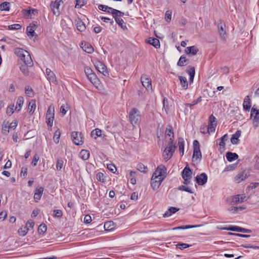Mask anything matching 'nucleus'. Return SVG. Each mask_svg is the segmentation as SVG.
I'll return each mask as SVG.
<instances>
[{
	"label": "nucleus",
	"instance_id": "f257e3e1",
	"mask_svg": "<svg viewBox=\"0 0 259 259\" xmlns=\"http://www.w3.org/2000/svg\"><path fill=\"white\" fill-rule=\"evenodd\" d=\"M14 53L21 59L23 63L27 62L29 66L33 65V62L31 56L27 51L17 48L14 50Z\"/></svg>",
	"mask_w": 259,
	"mask_h": 259
},
{
	"label": "nucleus",
	"instance_id": "f03ea898",
	"mask_svg": "<svg viewBox=\"0 0 259 259\" xmlns=\"http://www.w3.org/2000/svg\"><path fill=\"white\" fill-rule=\"evenodd\" d=\"M140 117V112L137 108H133L129 113V119L132 124H137Z\"/></svg>",
	"mask_w": 259,
	"mask_h": 259
},
{
	"label": "nucleus",
	"instance_id": "7ed1b4c3",
	"mask_svg": "<svg viewBox=\"0 0 259 259\" xmlns=\"http://www.w3.org/2000/svg\"><path fill=\"white\" fill-rule=\"evenodd\" d=\"M250 118L252 119L254 126H258L259 123V108L257 109L255 105H254L251 109Z\"/></svg>",
	"mask_w": 259,
	"mask_h": 259
},
{
	"label": "nucleus",
	"instance_id": "20e7f679",
	"mask_svg": "<svg viewBox=\"0 0 259 259\" xmlns=\"http://www.w3.org/2000/svg\"><path fill=\"white\" fill-rule=\"evenodd\" d=\"M193 154L192 156V161L200 159L201 158V153L200 150V145L199 142L195 140L193 141Z\"/></svg>",
	"mask_w": 259,
	"mask_h": 259
},
{
	"label": "nucleus",
	"instance_id": "39448f33",
	"mask_svg": "<svg viewBox=\"0 0 259 259\" xmlns=\"http://www.w3.org/2000/svg\"><path fill=\"white\" fill-rule=\"evenodd\" d=\"M54 107L50 106L47 111L46 114V123L48 126L52 127L54 119Z\"/></svg>",
	"mask_w": 259,
	"mask_h": 259
},
{
	"label": "nucleus",
	"instance_id": "423d86ee",
	"mask_svg": "<svg viewBox=\"0 0 259 259\" xmlns=\"http://www.w3.org/2000/svg\"><path fill=\"white\" fill-rule=\"evenodd\" d=\"M166 168L163 165H159L153 174L152 177H154L155 178H164V179L166 177Z\"/></svg>",
	"mask_w": 259,
	"mask_h": 259
},
{
	"label": "nucleus",
	"instance_id": "0eeeda50",
	"mask_svg": "<svg viewBox=\"0 0 259 259\" xmlns=\"http://www.w3.org/2000/svg\"><path fill=\"white\" fill-rule=\"evenodd\" d=\"M71 137L73 142L76 145H81L83 143L82 136L81 133L73 132L71 133Z\"/></svg>",
	"mask_w": 259,
	"mask_h": 259
},
{
	"label": "nucleus",
	"instance_id": "6e6552de",
	"mask_svg": "<svg viewBox=\"0 0 259 259\" xmlns=\"http://www.w3.org/2000/svg\"><path fill=\"white\" fill-rule=\"evenodd\" d=\"M219 229L221 230H230L246 233H250L252 232L251 230L241 228L238 226H230L229 227L219 228Z\"/></svg>",
	"mask_w": 259,
	"mask_h": 259
},
{
	"label": "nucleus",
	"instance_id": "1a4fd4ad",
	"mask_svg": "<svg viewBox=\"0 0 259 259\" xmlns=\"http://www.w3.org/2000/svg\"><path fill=\"white\" fill-rule=\"evenodd\" d=\"M61 2H62L61 0H56L54 2H52L50 4V7L53 14L56 16H58L60 14L59 7Z\"/></svg>",
	"mask_w": 259,
	"mask_h": 259
},
{
	"label": "nucleus",
	"instance_id": "9d476101",
	"mask_svg": "<svg viewBox=\"0 0 259 259\" xmlns=\"http://www.w3.org/2000/svg\"><path fill=\"white\" fill-rule=\"evenodd\" d=\"M218 28L219 34L221 38L224 40L226 38V25L222 20H220L218 22Z\"/></svg>",
	"mask_w": 259,
	"mask_h": 259
},
{
	"label": "nucleus",
	"instance_id": "9b49d317",
	"mask_svg": "<svg viewBox=\"0 0 259 259\" xmlns=\"http://www.w3.org/2000/svg\"><path fill=\"white\" fill-rule=\"evenodd\" d=\"M177 146H173L170 147H166L163 152V157L165 159L168 160L172 156L173 153L175 151Z\"/></svg>",
	"mask_w": 259,
	"mask_h": 259
},
{
	"label": "nucleus",
	"instance_id": "f8f14e48",
	"mask_svg": "<svg viewBox=\"0 0 259 259\" xmlns=\"http://www.w3.org/2000/svg\"><path fill=\"white\" fill-rule=\"evenodd\" d=\"M141 81L142 85L147 90L152 89L151 80L148 75L143 74L141 77Z\"/></svg>",
	"mask_w": 259,
	"mask_h": 259
},
{
	"label": "nucleus",
	"instance_id": "ddd939ff",
	"mask_svg": "<svg viewBox=\"0 0 259 259\" xmlns=\"http://www.w3.org/2000/svg\"><path fill=\"white\" fill-rule=\"evenodd\" d=\"M164 180V178H155L154 177H152L151 179V186L153 190H157L161 185L162 182Z\"/></svg>",
	"mask_w": 259,
	"mask_h": 259
},
{
	"label": "nucleus",
	"instance_id": "4468645a",
	"mask_svg": "<svg viewBox=\"0 0 259 259\" xmlns=\"http://www.w3.org/2000/svg\"><path fill=\"white\" fill-rule=\"evenodd\" d=\"M196 183L199 185H204L207 181V176L206 174L202 173L195 177Z\"/></svg>",
	"mask_w": 259,
	"mask_h": 259
},
{
	"label": "nucleus",
	"instance_id": "2eb2a0df",
	"mask_svg": "<svg viewBox=\"0 0 259 259\" xmlns=\"http://www.w3.org/2000/svg\"><path fill=\"white\" fill-rule=\"evenodd\" d=\"M248 170H244L243 171L239 173L235 178V181L237 183H239L242 181L246 179L249 176Z\"/></svg>",
	"mask_w": 259,
	"mask_h": 259
},
{
	"label": "nucleus",
	"instance_id": "dca6fc26",
	"mask_svg": "<svg viewBox=\"0 0 259 259\" xmlns=\"http://www.w3.org/2000/svg\"><path fill=\"white\" fill-rule=\"evenodd\" d=\"M95 67L100 73H102L103 75H106V74L107 73V68L105 65L100 61H98L96 63Z\"/></svg>",
	"mask_w": 259,
	"mask_h": 259
},
{
	"label": "nucleus",
	"instance_id": "f3484780",
	"mask_svg": "<svg viewBox=\"0 0 259 259\" xmlns=\"http://www.w3.org/2000/svg\"><path fill=\"white\" fill-rule=\"evenodd\" d=\"M199 52V49L195 46L188 47L185 50V53L189 56H194Z\"/></svg>",
	"mask_w": 259,
	"mask_h": 259
},
{
	"label": "nucleus",
	"instance_id": "a211bd4d",
	"mask_svg": "<svg viewBox=\"0 0 259 259\" xmlns=\"http://www.w3.org/2000/svg\"><path fill=\"white\" fill-rule=\"evenodd\" d=\"M246 196L243 195H237L232 198L231 204H235L246 200Z\"/></svg>",
	"mask_w": 259,
	"mask_h": 259
},
{
	"label": "nucleus",
	"instance_id": "6ab92c4d",
	"mask_svg": "<svg viewBox=\"0 0 259 259\" xmlns=\"http://www.w3.org/2000/svg\"><path fill=\"white\" fill-rule=\"evenodd\" d=\"M241 134V131L238 130L234 134L232 135L231 138V142L232 144L237 145L239 143L240 141L239 138L240 137Z\"/></svg>",
	"mask_w": 259,
	"mask_h": 259
},
{
	"label": "nucleus",
	"instance_id": "aec40b11",
	"mask_svg": "<svg viewBox=\"0 0 259 259\" xmlns=\"http://www.w3.org/2000/svg\"><path fill=\"white\" fill-rule=\"evenodd\" d=\"M192 171L191 169L187 165L182 172V176L183 179L192 178Z\"/></svg>",
	"mask_w": 259,
	"mask_h": 259
},
{
	"label": "nucleus",
	"instance_id": "412c9836",
	"mask_svg": "<svg viewBox=\"0 0 259 259\" xmlns=\"http://www.w3.org/2000/svg\"><path fill=\"white\" fill-rule=\"evenodd\" d=\"M43 191L44 188L42 187L36 189L34 195V199L36 202H37L40 199Z\"/></svg>",
	"mask_w": 259,
	"mask_h": 259
},
{
	"label": "nucleus",
	"instance_id": "4be33fe9",
	"mask_svg": "<svg viewBox=\"0 0 259 259\" xmlns=\"http://www.w3.org/2000/svg\"><path fill=\"white\" fill-rule=\"evenodd\" d=\"M243 107L245 111H249L251 107V101L249 96H245L243 104Z\"/></svg>",
	"mask_w": 259,
	"mask_h": 259
},
{
	"label": "nucleus",
	"instance_id": "5701e85b",
	"mask_svg": "<svg viewBox=\"0 0 259 259\" xmlns=\"http://www.w3.org/2000/svg\"><path fill=\"white\" fill-rule=\"evenodd\" d=\"M210 116H209L208 119V124L206 125H203L200 128V132L202 134H210Z\"/></svg>",
	"mask_w": 259,
	"mask_h": 259
},
{
	"label": "nucleus",
	"instance_id": "b1692460",
	"mask_svg": "<svg viewBox=\"0 0 259 259\" xmlns=\"http://www.w3.org/2000/svg\"><path fill=\"white\" fill-rule=\"evenodd\" d=\"M186 72L190 75L189 81L190 83H192L193 81L194 77L195 76V68L194 67L188 66L186 70Z\"/></svg>",
	"mask_w": 259,
	"mask_h": 259
},
{
	"label": "nucleus",
	"instance_id": "393cba45",
	"mask_svg": "<svg viewBox=\"0 0 259 259\" xmlns=\"http://www.w3.org/2000/svg\"><path fill=\"white\" fill-rule=\"evenodd\" d=\"M75 25L77 30L80 32H83L85 29V25L84 23L79 19L75 20Z\"/></svg>",
	"mask_w": 259,
	"mask_h": 259
},
{
	"label": "nucleus",
	"instance_id": "a878e982",
	"mask_svg": "<svg viewBox=\"0 0 259 259\" xmlns=\"http://www.w3.org/2000/svg\"><path fill=\"white\" fill-rule=\"evenodd\" d=\"M23 63V64H22L20 66V69L24 75L28 76L29 73L28 67H32V66H29L28 64H27V62Z\"/></svg>",
	"mask_w": 259,
	"mask_h": 259
},
{
	"label": "nucleus",
	"instance_id": "bb28decb",
	"mask_svg": "<svg viewBox=\"0 0 259 259\" xmlns=\"http://www.w3.org/2000/svg\"><path fill=\"white\" fill-rule=\"evenodd\" d=\"M179 210V208L175 207H170L168 210L166 211L163 214V216L164 218L168 217L172 215V214L176 213Z\"/></svg>",
	"mask_w": 259,
	"mask_h": 259
},
{
	"label": "nucleus",
	"instance_id": "cd10ccee",
	"mask_svg": "<svg viewBox=\"0 0 259 259\" xmlns=\"http://www.w3.org/2000/svg\"><path fill=\"white\" fill-rule=\"evenodd\" d=\"M189 63V60L187 59L184 55H182L180 57L179 60L177 63V65L179 66H184Z\"/></svg>",
	"mask_w": 259,
	"mask_h": 259
},
{
	"label": "nucleus",
	"instance_id": "c85d7f7f",
	"mask_svg": "<svg viewBox=\"0 0 259 259\" xmlns=\"http://www.w3.org/2000/svg\"><path fill=\"white\" fill-rule=\"evenodd\" d=\"M24 103V98L22 96L18 98L16 105L15 110L17 112H19Z\"/></svg>",
	"mask_w": 259,
	"mask_h": 259
},
{
	"label": "nucleus",
	"instance_id": "c756f323",
	"mask_svg": "<svg viewBox=\"0 0 259 259\" xmlns=\"http://www.w3.org/2000/svg\"><path fill=\"white\" fill-rule=\"evenodd\" d=\"M148 42L151 45H152L154 46L155 48L158 49L160 48V45L159 40L154 37H150L149 38Z\"/></svg>",
	"mask_w": 259,
	"mask_h": 259
},
{
	"label": "nucleus",
	"instance_id": "7c9ffc66",
	"mask_svg": "<svg viewBox=\"0 0 259 259\" xmlns=\"http://www.w3.org/2000/svg\"><path fill=\"white\" fill-rule=\"evenodd\" d=\"M116 23L122 29H127L125 23L124 22L122 19L121 17H118L116 16H113Z\"/></svg>",
	"mask_w": 259,
	"mask_h": 259
},
{
	"label": "nucleus",
	"instance_id": "2f4dec72",
	"mask_svg": "<svg viewBox=\"0 0 259 259\" xmlns=\"http://www.w3.org/2000/svg\"><path fill=\"white\" fill-rule=\"evenodd\" d=\"M226 158L229 162H232L238 158V155L236 153L228 152L226 153Z\"/></svg>",
	"mask_w": 259,
	"mask_h": 259
},
{
	"label": "nucleus",
	"instance_id": "473e14b6",
	"mask_svg": "<svg viewBox=\"0 0 259 259\" xmlns=\"http://www.w3.org/2000/svg\"><path fill=\"white\" fill-rule=\"evenodd\" d=\"M46 74L50 81L54 82L57 81L55 74L49 68H47L46 70Z\"/></svg>",
	"mask_w": 259,
	"mask_h": 259
},
{
	"label": "nucleus",
	"instance_id": "72a5a7b5",
	"mask_svg": "<svg viewBox=\"0 0 259 259\" xmlns=\"http://www.w3.org/2000/svg\"><path fill=\"white\" fill-rule=\"evenodd\" d=\"M178 144L180 153L181 155H183L184 152V140L183 138L180 137L178 139Z\"/></svg>",
	"mask_w": 259,
	"mask_h": 259
},
{
	"label": "nucleus",
	"instance_id": "f704fd0d",
	"mask_svg": "<svg viewBox=\"0 0 259 259\" xmlns=\"http://www.w3.org/2000/svg\"><path fill=\"white\" fill-rule=\"evenodd\" d=\"M79 156L82 159L86 160L88 159L90 157V152L87 150H81L79 153Z\"/></svg>",
	"mask_w": 259,
	"mask_h": 259
},
{
	"label": "nucleus",
	"instance_id": "c9c22d12",
	"mask_svg": "<svg viewBox=\"0 0 259 259\" xmlns=\"http://www.w3.org/2000/svg\"><path fill=\"white\" fill-rule=\"evenodd\" d=\"M179 78L180 81L181 86L185 90L188 89V83L187 78L185 77L179 76Z\"/></svg>",
	"mask_w": 259,
	"mask_h": 259
},
{
	"label": "nucleus",
	"instance_id": "e433bc0d",
	"mask_svg": "<svg viewBox=\"0 0 259 259\" xmlns=\"http://www.w3.org/2000/svg\"><path fill=\"white\" fill-rule=\"evenodd\" d=\"M101 135L102 131L99 128H96L91 133V136L95 139H96L97 137L101 136Z\"/></svg>",
	"mask_w": 259,
	"mask_h": 259
},
{
	"label": "nucleus",
	"instance_id": "4c0bfd02",
	"mask_svg": "<svg viewBox=\"0 0 259 259\" xmlns=\"http://www.w3.org/2000/svg\"><path fill=\"white\" fill-rule=\"evenodd\" d=\"M36 108L35 102L34 100H31L28 105V113L31 115L34 113V111Z\"/></svg>",
	"mask_w": 259,
	"mask_h": 259
},
{
	"label": "nucleus",
	"instance_id": "58836bf2",
	"mask_svg": "<svg viewBox=\"0 0 259 259\" xmlns=\"http://www.w3.org/2000/svg\"><path fill=\"white\" fill-rule=\"evenodd\" d=\"M81 48L85 52H86L87 53H88L89 54H91L94 51V48L92 47V46L91 45H90L89 44H85L84 46L81 47Z\"/></svg>",
	"mask_w": 259,
	"mask_h": 259
},
{
	"label": "nucleus",
	"instance_id": "ea45409f",
	"mask_svg": "<svg viewBox=\"0 0 259 259\" xmlns=\"http://www.w3.org/2000/svg\"><path fill=\"white\" fill-rule=\"evenodd\" d=\"M10 3L9 2H5L0 4V10L8 11L10 10Z\"/></svg>",
	"mask_w": 259,
	"mask_h": 259
},
{
	"label": "nucleus",
	"instance_id": "a19ab883",
	"mask_svg": "<svg viewBox=\"0 0 259 259\" xmlns=\"http://www.w3.org/2000/svg\"><path fill=\"white\" fill-rule=\"evenodd\" d=\"M89 80L94 84H96L98 81V79L96 75L94 72L90 75L87 76Z\"/></svg>",
	"mask_w": 259,
	"mask_h": 259
},
{
	"label": "nucleus",
	"instance_id": "79ce46f5",
	"mask_svg": "<svg viewBox=\"0 0 259 259\" xmlns=\"http://www.w3.org/2000/svg\"><path fill=\"white\" fill-rule=\"evenodd\" d=\"M47 230V226L45 224H41L38 228V233L39 234H44Z\"/></svg>",
	"mask_w": 259,
	"mask_h": 259
},
{
	"label": "nucleus",
	"instance_id": "37998d69",
	"mask_svg": "<svg viewBox=\"0 0 259 259\" xmlns=\"http://www.w3.org/2000/svg\"><path fill=\"white\" fill-rule=\"evenodd\" d=\"M137 169L138 170L145 173L147 171V167L145 166L143 164L140 163H138L137 165Z\"/></svg>",
	"mask_w": 259,
	"mask_h": 259
},
{
	"label": "nucleus",
	"instance_id": "c03bdc74",
	"mask_svg": "<svg viewBox=\"0 0 259 259\" xmlns=\"http://www.w3.org/2000/svg\"><path fill=\"white\" fill-rule=\"evenodd\" d=\"M246 208L245 207H235L231 206L229 208H228V210L232 213H235L239 211H241Z\"/></svg>",
	"mask_w": 259,
	"mask_h": 259
},
{
	"label": "nucleus",
	"instance_id": "a18cd8bd",
	"mask_svg": "<svg viewBox=\"0 0 259 259\" xmlns=\"http://www.w3.org/2000/svg\"><path fill=\"white\" fill-rule=\"evenodd\" d=\"M26 33H27V35L30 38L34 36H37V34L35 32V31H34V30H33L32 28H30L28 27H27V29H26Z\"/></svg>",
	"mask_w": 259,
	"mask_h": 259
},
{
	"label": "nucleus",
	"instance_id": "49530a36",
	"mask_svg": "<svg viewBox=\"0 0 259 259\" xmlns=\"http://www.w3.org/2000/svg\"><path fill=\"white\" fill-rule=\"evenodd\" d=\"M29 229L26 228L25 227L24 228H20L18 231V233L20 236H24L27 233Z\"/></svg>",
	"mask_w": 259,
	"mask_h": 259
},
{
	"label": "nucleus",
	"instance_id": "de8ad7c7",
	"mask_svg": "<svg viewBox=\"0 0 259 259\" xmlns=\"http://www.w3.org/2000/svg\"><path fill=\"white\" fill-rule=\"evenodd\" d=\"M64 161L62 158L58 159L56 163V169L57 170H61L63 166Z\"/></svg>",
	"mask_w": 259,
	"mask_h": 259
},
{
	"label": "nucleus",
	"instance_id": "09e8293b",
	"mask_svg": "<svg viewBox=\"0 0 259 259\" xmlns=\"http://www.w3.org/2000/svg\"><path fill=\"white\" fill-rule=\"evenodd\" d=\"M172 134L174 135V132L172 127L171 125H168L165 133V138L169 136L170 137V134Z\"/></svg>",
	"mask_w": 259,
	"mask_h": 259
},
{
	"label": "nucleus",
	"instance_id": "8fccbe9b",
	"mask_svg": "<svg viewBox=\"0 0 259 259\" xmlns=\"http://www.w3.org/2000/svg\"><path fill=\"white\" fill-rule=\"evenodd\" d=\"M25 94L29 97H32L33 95V90L30 86H26L25 88Z\"/></svg>",
	"mask_w": 259,
	"mask_h": 259
},
{
	"label": "nucleus",
	"instance_id": "3c124183",
	"mask_svg": "<svg viewBox=\"0 0 259 259\" xmlns=\"http://www.w3.org/2000/svg\"><path fill=\"white\" fill-rule=\"evenodd\" d=\"M60 137V132L59 131L57 130L55 132L53 137V139L55 143L58 144L59 142Z\"/></svg>",
	"mask_w": 259,
	"mask_h": 259
},
{
	"label": "nucleus",
	"instance_id": "603ef678",
	"mask_svg": "<svg viewBox=\"0 0 259 259\" xmlns=\"http://www.w3.org/2000/svg\"><path fill=\"white\" fill-rule=\"evenodd\" d=\"M63 215V211L60 209H55L53 211V216L54 218H61Z\"/></svg>",
	"mask_w": 259,
	"mask_h": 259
},
{
	"label": "nucleus",
	"instance_id": "864d4df0",
	"mask_svg": "<svg viewBox=\"0 0 259 259\" xmlns=\"http://www.w3.org/2000/svg\"><path fill=\"white\" fill-rule=\"evenodd\" d=\"M14 104L10 105L7 107L6 113L8 116H11L14 113Z\"/></svg>",
	"mask_w": 259,
	"mask_h": 259
},
{
	"label": "nucleus",
	"instance_id": "5fc2aeb1",
	"mask_svg": "<svg viewBox=\"0 0 259 259\" xmlns=\"http://www.w3.org/2000/svg\"><path fill=\"white\" fill-rule=\"evenodd\" d=\"M76 5L75 6V8H81L86 3L85 0H75Z\"/></svg>",
	"mask_w": 259,
	"mask_h": 259
},
{
	"label": "nucleus",
	"instance_id": "6e6d98bb",
	"mask_svg": "<svg viewBox=\"0 0 259 259\" xmlns=\"http://www.w3.org/2000/svg\"><path fill=\"white\" fill-rule=\"evenodd\" d=\"M178 189L181 191H184L187 192H189L190 193H193V191L191 190V189L188 187H186L184 185H181L179 187Z\"/></svg>",
	"mask_w": 259,
	"mask_h": 259
},
{
	"label": "nucleus",
	"instance_id": "4d7b16f0",
	"mask_svg": "<svg viewBox=\"0 0 259 259\" xmlns=\"http://www.w3.org/2000/svg\"><path fill=\"white\" fill-rule=\"evenodd\" d=\"M10 30H19L21 28V26L19 24H14L8 26Z\"/></svg>",
	"mask_w": 259,
	"mask_h": 259
},
{
	"label": "nucleus",
	"instance_id": "13d9d810",
	"mask_svg": "<svg viewBox=\"0 0 259 259\" xmlns=\"http://www.w3.org/2000/svg\"><path fill=\"white\" fill-rule=\"evenodd\" d=\"M191 245L184 243H179L176 245L177 248H180L181 250H183L185 248L189 247Z\"/></svg>",
	"mask_w": 259,
	"mask_h": 259
},
{
	"label": "nucleus",
	"instance_id": "bf43d9fd",
	"mask_svg": "<svg viewBox=\"0 0 259 259\" xmlns=\"http://www.w3.org/2000/svg\"><path fill=\"white\" fill-rule=\"evenodd\" d=\"M228 235H232V236H239V237H243V238H249L250 236L249 235L237 234V233H231V232H228Z\"/></svg>",
	"mask_w": 259,
	"mask_h": 259
},
{
	"label": "nucleus",
	"instance_id": "052dcab7",
	"mask_svg": "<svg viewBox=\"0 0 259 259\" xmlns=\"http://www.w3.org/2000/svg\"><path fill=\"white\" fill-rule=\"evenodd\" d=\"M171 18V12L167 11L165 14V19L167 22H169Z\"/></svg>",
	"mask_w": 259,
	"mask_h": 259
},
{
	"label": "nucleus",
	"instance_id": "680f3d73",
	"mask_svg": "<svg viewBox=\"0 0 259 259\" xmlns=\"http://www.w3.org/2000/svg\"><path fill=\"white\" fill-rule=\"evenodd\" d=\"M39 157L37 154H35V155L33 157V158L32 159V161L31 162V164L35 166L37 165V162L39 160Z\"/></svg>",
	"mask_w": 259,
	"mask_h": 259
},
{
	"label": "nucleus",
	"instance_id": "e2e57ef3",
	"mask_svg": "<svg viewBox=\"0 0 259 259\" xmlns=\"http://www.w3.org/2000/svg\"><path fill=\"white\" fill-rule=\"evenodd\" d=\"M37 10L36 9H29V10H26V9H23L22 10V12L23 14H27L28 15H31L32 14H34V12H36Z\"/></svg>",
	"mask_w": 259,
	"mask_h": 259
},
{
	"label": "nucleus",
	"instance_id": "0e129e2a",
	"mask_svg": "<svg viewBox=\"0 0 259 259\" xmlns=\"http://www.w3.org/2000/svg\"><path fill=\"white\" fill-rule=\"evenodd\" d=\"M107 168L109 169V170H110L111 172L113 173H115V172L116 170V168L115 166L112 163L107 164Z\"/></svg>",
	"mask_w": 259,
	"mask_h": 259
},
{
	"label": "nucleus",
	"instance_id": "69168bd1",
	"mask_svg": "<svg viewBox=\"0 0 259 259\" xmlns=\"http://www.w3.org/2000/svg\"><path fill=\"white\" fill-rule=\"evenodd\" d=\"M96 178L99 181L102 182L104 181V175L102 172H98L96 175Z\"/></svg>",
	"mask_w": 259,
	"mask_h": 259
},
{
	"label": "nucleus",
	"instance_id": "338daca9",
	"mask_svg": "<svg viewBox=\"0 0 259 259\" xmlns=\"http://www.w3.org/2000/svg\"><path fill=\"white\" fill-rule=\"evenodd\" d=\"M115 13L114 14V15L113 16H116V17H123V15H124V13L121 12V11H120L118 10H115V11H114Z\"/></svg>",
	"mask_w": 259,
	"mask_h": 259
},
{
	"label": "nucleus",
	"instance_id": "774afa93",
	"mask_svg": "<svg viewBox=\"0 0 259 259\" xmlns=\"http://www.w3.org/2000/svg\"><path fill=\"white\" fill-rule=\"evenodd\" d=\"M84 71L87 76L90 75V74L93 73L92 70L89 67H85Z\"/></svg>",
	"mask_w": 259,
	"mask_h": 259
}]
</instances>
